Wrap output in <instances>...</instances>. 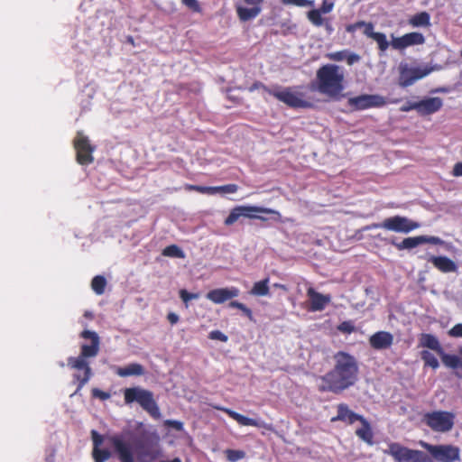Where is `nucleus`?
Masks as SVG:
<instances>
[{
    "label": "nucleus",
    "instance_id": "f257e3e1",
    "mask_svg": "<svg viewBox=\"0 0 462 462\" xmlns=\"http://www.w3.org/2000/svg\"><path fill=\"white\" fill-rule=\"evenodd\" d=\"M111 442L122 462H154L160 456L157 441L145 435L114 436Z\"/></svg>",
    "mask_w": 462,
    "mask_h": 462
},
{
    "label": "nucleus",
    "instance_id": "f03ea898",
    "mask_svg": "<svg viewBox=\"0 0 462 462\" xmlns=\"http://www.w3.org/2000/svg\"><path fill=\"white\" fill-rule=\"evenodd\" d=\"M335 361L334 369L319 377V389L322 392L339 393L357 380L358 366L355 357L339 352L335 356Z\"/></svg>",
    "mask_w": 462,
    "mask_h": 462
},
{
    "label": "nucleus",
    "instance_id": "7ed1b4c3",
    "mask_svg": "<svg viewBox=\"0 0 462 462\" xmlns=\"http://www.w3.org/2000/svg\"><path fill=\"white\" fill-rule=\"evenodd\" d=\"M344 70L335 64H327L317 71L318 90L330 97H336L344 89Z\"/></svg>",
    "mask_w": 462,
    "mask_h": 462
},
{
    "label": "nucleus",
    "instance_id": "20e7f679",
    "mask_svg": "<svg viewBox=\"0 0 462 462\" xmlns=\"http://www.w3.org/2000/svg\"><path fill=\"white\" fill-rule=\"evenodd\" d=\"M124 397L126 404L137 402L152 417L160 418L161 412L151 391L139 386L126 388L124 391Z\"/></svg>",
    "mask_w": 462,
    "mask_h": 462
},
{
    "label": "nucleus",
    "instance_id": "39448f33",
    "mask_svg": "<svg viewBox=\"0 0 462 462\" xmlns=\"http://www.w3.org/2000/svg\"><path fill=\"white\" fill-rule=\"evenodd\" d=\"M261 214H272L275 220L281 218L280 212L272 208L256 206H237L231 210L229 216L225 219V225L231 226L241 217L265 221L266 218Z\"/></svg>",
    "mask_w": 462,
    "mask_h": 462
},
{
    "label": "nucleus",
    "instance_id": "423d86ee",
    "mask_svg": "<svg viewBox=\"0 0 462 462\" xmlns=\"http://www.w3.org/2000/svg\"><path fill=\"white\" fill-rule=\"evenodd\" d=\"M262 88L264 92L273 95L279 101L283 102L291 107H307L310 106L309 102L301 98V95L292 91L290 88H282L280 86H273L272 88H267L260 83L254 84L250 90Z\"/></svg>",
    "mask_w": 462,
    "mask_h": 462
},
{
    "label": "nucleus",
    "instance_id": "0eeeda50",
    "mask_svg": "<svg viewBox=\"0 0 462 462\" xmlns=\"http://www.w3.org/2000/svg\"><path fill=\"white\" fill-rule=\"evenodd\" d=\"M383 453L393 457L396 462H434L425 452L411 449L397 442L390 443Z\"/></svg>",
    "mask_w": 462,
    "mask_h": 462
},
{
    "label": "nucleus",
    "instance_id": "6e6552de",
    "mask_svg": "<svg viewBox=\"0 0 462 462\" xmlns=\"http://www.w3.org/2000/svg\"><path fill=\"white\" fill-rule=\"evenodd\" d=\"M420 445L428 450L432 456V459L439 462H455L460 459V449L453 445H431L424 441H420Z\"/></svg>",
    "mask_w": 462,
    "mask_h": 462
},
{
    "label": "nucleus",
    "instance_id": "1a4fd4ad",
    "mask_svg": "<svg viewBox=\"0 0 462 462\" xmlns=\"http://www.w3.org/2000/svg\"><path fill=\"white\" fill-rule=\"evenodd\" d=\"M420 227L418 222L412 221L408 217L402 216H394L392 217L385 218L383 222L373 224L368 226V229L372 228H384L386 230L397 232V233H409L411 230Z\"/></svg>",
    "mask_w": 462,
    "mask_h": 462
},
{
    "label": "nucleus",
    "instance_id": "9d476101",
    "mask_svg": "<svg viewBox=\"0 0 462 462\" xmlns=\"http://www.w3.org/2000/svg\"><path fill=\"white\" fill-rule=\"evenodd\" d=\"M426 424L434 431L447 432L454 425V415L448 411H433L424 415Z\"/></svg>",
    "mask_w": 462,
    "mask_h": 462
},
{
    "label": "nucleus",
    "instance_id": "9b49d317",
    "mask_svg": "<svg viewBox=\"0 0 462 462\" xmlns=\"http://www.w3.org/2000/svg\"><path fill=\"white\" fill-rule=\"evenodd\" d=\"M434 69H439V67H410L407 64L400 65V85L402 87H408L412 85L417 80L426 77Z\"/></svg>",
    "mask_w": 462,
    "mask_h": 462
},
{
    "label": "nucleus",
    "instance_id": "f8f14e48",
    "mask_svg": "<svg viewBox=\"0 0 462 462\" xmlns=\"http://www.w3.org/2000/svg\"><path fill=\"white\" fill-rule=\"evenodd\" d=\"M74 147L77 152V161L80 164H89L94 158L92 152L94 147L89 143V140L81 132H78L74 139Z\"/></svg>",
    "mask_w": 462,
    "mask_h": 462
},
{
    "label": "nucleus",
    "instance_id": "ddd939ff",
    "mask_svg": "<svg viewBox=\"0 0 462 462\" xmlns=\"http://www.w3.org/2000/svg\"><path fill=\"white\" fill-rule=\"evenodd\" d=\"M68 365L73 369L84 370L85 373V375L82 378L79 374L74 375V378L79 381L78 389L73 393L77 394L79 390L89 381L90 377L92 376V371L88 363L86 361V358L81 356L78 357H69L68 359Z\"/></svg>",
    "mask_w": 462,
    "mask_h": 462
},
{
    "label": "nucleus",
    "instance_id": "4468645a",
    "mask_svg": "<svg viewBox=\"0 0 462 462\" xmlns=\"http://www.w3.org/2000/svg\"><path fill=\"white\" fill-rule=\"evenodd\" d=\"M351 106L362 110L373 106H382L385 104L384 98L379 95H361L349 98Z\"/></svg>",
    "mask_w": 462,
    "mask_h": 462
},
{
    "label": "nucleus",
    "instance_id": "2eb2a0df",
    "mask_svg": "<svg viewBox=\"0 0 462 462\" xmlns=\"http://www.w3.org/2000/svg\"><path fill=\"white\" fill-rule=\"evenodd\" d=\"M443 105L440 97H428L419 102L411 103V107L420 115H430L439 111Z\"/></svg>",
    "mask_w": 462,
    "mask_h": 462
},
{
    "label": "nucleus",
    "instance_id": "dca6fc26",
    "mask_svg": "<svg viewBox=\"0 0 462 462\" xmlns=\"http://www.w3.org/2000/svg\"><path fill=\"white\" fill-rule=\"evenodd\" d=\"M81 337L86 339H91L90 345H82L80 356L84 358L95 357L99 351V337L94 331L84 330Z\"/></svg>",
    "mask_w": 462,
    "mask_h": 462
},
{
    "label": "nucleus",
    "instance_id": "f3484780",
    "mask_svg": "<svg viewBox=\"0 0 462 462\" xmlns=\"http://www.w3.org/2000/svg\"><path fill=\"white\" fill-rule=\"evenodd\" d=\"M238 294L239 291L236 288H221L208 292L207 298L214 303L220 304L238 296Z\"/></svg>",
    "mask_w": 462,
    "mask_h": 462
},
{
    "label": "nucleus",
    "instance_id": "a211bd4d",
    "mask_svg": "<svg viewBox=\"0 0 462 462\" xmlns=\"http://www.w3.org/2000/svg\"><path fill=\"white\" fill-rule=\"evenodd\" d=\"M393 337L391 333L379 331L371 336L370 345L375 349H386L393 344Z\"/></svg>",
    "mask_w": 462,
    "mask_h": 462
},
{
    "label": "nucleus",
    "instance_id": "6ab92c4d",
    "mask_svg": "<svg viewBox=\"0 0 462 462\" xmlns=\"http://www.w3.org/2000/svg\"><path fill=\"white\" fill-rule=\"evenodd\" d=\"M307 294L310 300V309L314 311L322 310L330 301L329 295L319 293L313 288H309Z\"/></svg>",
    "mask_w": 462,
    "mask_h": 462
},
{
    "label": "nucleus",
    "instance_id": "aec40b11",
    "mask_svg": "<svg viewBox=\"0 0 462 462\" xmlns=\"http://www.w3.org/2000/svg\"><path fill=\"white\" fill-rule=\"evenodd\" d=\"M429 262L442 273H454L457 272V264L446 256H430Z\"/></svg>",
    "mask_w": 462,
    "mask_h": 462
},
{
    "label": "nucleus",
    "instance_id": "412c9836",
    "mask_svg": "<svg viewBox=\"0 0 462 462\" xmlns=\"http://www.w3.org/2000/svg\"><path fill=\"white\" fill-rule=\"evenodd\" d=\"M144 367L137 363H132L124 367L116 368V374L121 377L141 376L144 374Z\"/></svg>",
    "mask_w": 462,
    "mask_h": 462
},
{
    "label": "nucleus",
    "instance_id": "4be33fe9",
    "mask_svg": "<svg viewBox=\"0 0 462 462\" xmlns=\"http://www.w3.org/2000/svg\"><path fill=\"white\" fill-rule=\"evenodd\" d=\"M362 416L350 411L346 404H339L337 406V415L332 420H343L352 424L356 420H362Z\"/></svg>",
    "mask_w": 462,
    "mask_h": 462
},
{
    "label": "nucleus",
    "instance_id": "5701e85b",
    "mask_svg": "<svg viewBox=\"0 0 462 462\" xmlns=\"http://www.w3.org/2000/svg\"><path fill=\"white\" fill-rule=\"evenodd\" d=\"M221 411H225L226 414H228L232 419L236 420L240 425L243 426H259V422L254 419L247 418L236 411H234L230 409L226 408H220Z\"/></svg>",
    "mask_w": 462,
    "mask_h": 462
},
{
    "label": "nucleus",
    "instance_id": "b1692460",
    "mask_svg": "<svg viewBox=\"0 0 462 462\" xmlns=\"http://www.w3.org/2000/svg\"><path fill=\"white\" fill-rule=\"evenodd\" d=\"M420 343L423 346L428 347L431 350L438 352L439 354H442V348L439 345V340L436 337L430 334H423L421 336Z\"/></svg>",
    "mask_w": 462,
    "mask_h": 462
},
{
    "label": "nucleus",
    "instance_id": "393cba45",
    "mask_svg": "<svg viewBox=\"0 0 462 462\" xmlns=\"http://www.w3.org/2000/svg\"><path fill=\"white\" fill-rule=\"evenodd\" d=\"M260 12H261V7H259V6L253 5V7H251V8H246V7H242V6L237 7V14L242 21L251 20V19L256 17L260 14Z\"/></svg>",
    "mask_w": 462,
    "mask_h": 462
},
{
    "label": "nucleus",
    "instance_id": "a878e982",
    "mask_svg": "<svg viewBox=\"0 0 462 462\" xmlns=\"http://www.w3.org/2000/svg\"><path fill=\"white\" fill-rule=\"evenodd\" d=\"M393 244L399 249H411L421 244H423L422 236H415V237H407L402 240L401 243L393 242Z\"/></svg>",
    "mask_w": 462,
    "mask_h": 462
},
{
    "label": "nucleus",
    "instance_id": "bb28decb",
    "mask_svg": "<svg viewBox=\"0 0 462 462\" xmlns=\"http://www.w3.org/2000/svg\"><path fill=\"white\" fill-rule=\"evenodd\" d=\"M430 16L427 12L416 14L410 19V23L414 27H427L430 25Z\"/></svg>",
    "mask_w": 462,
    "mask_h": 462
},
{
    "label": "nucleus",
    "instance_id": "cd10ccee",
    "mask_svg": "<svg viewBox=\"0 0 462 462\" xmlns=\"http://www.w3.org/2000/svg\"><path fill=\"white\" fill-rule=\"evenodd\" d=\"M360 421L363 423V427L356 430V433L361 439L371 444L373 433H372L370 425L364 418H362V420H360Z\"/></svg>",
    "mask_w": 462,
    "mask_h": 462
},
{
    "label": "nucleus",
    "instance_id": "c85d7f7f",
    "mask_svg": "<svg viewBox=\"0 0 462 462\" xmlns=\"http://www.w3.org/2000/svg\"><path fill=\"white\" fill-rule=\"evenodd\" d=\"M268 279L257 282L254 284L251 293L256 296H266L269 294Z\"/></svg>",
    "mask_w": 462,
    "mask_h": 462
},
{
    "label": "nucleus",
    "instance_id": "c756f323",
    "mask_svg": "<svg viewBox=\"0 0 462 462\" xmlns=\"http://www.w3.org/2000/svg\"><path fill=\"white\" fill-rule=\"evenodd\" d=\"M162 254L164 256L172 258L183 259L186 257L185 253L176 245H171L165 247L162 251Z\"/></svg>",
    "mask_w": 462,
    "mask_h": 462
},
{
    "label": "nucleus",
    "instance_id": "7c9ffc66",
    "mask_svg": "<svg viewBox=\"0 0 462 462\" xmlns=\"http://www.w3.org/2000/svg\"><path fill=\"white\" fill-rule=\"evenodd\" d=\"M106 285V281L101 275L95 276L91 282V288L97 295L104 293Z\"/></svg>",
    "mask_w": 462,
    "mask_h": 462
},
{
    "label": "nucleus",
    "instance_id": "2f4dec72",
    "mask_svg": "<svg viewBox=\"0 0 462 462\" xmlns=\"http://www.w3.org/2000/svg\"><path fill=\"white\" fill-rule=\"evenodd\" d=\"M404 35H405V40L407 41L408 46L422 44L425 42V38H424L423 34L420 32H414L406 33Z\"/></svg>",
    "mask_w": 462,
    "mask_h": 462
},
{
    "label": "nucleus",
    "instance_id": "473e14b6",
    "mask_svg": "<svg viewBox=\"0 0 462 462\" xmlns=\"http://www.w3.org/2000/svg\"><path fill=\"white\" fill-rule=\"evenodd\" d=\"M421 359L424 361L425 365L436 369L439 367V361L436 356L428 350H423L421 352Z\"/></svg>",
    "mask_w": 462,
    "mask_h": 462
},
{
    "label": "nucleus",
    "instance_id": "72a5a7b5",
    "mask_svg": "<svg viewBox=\"0 0 462 462\" xmlns=\"http://www.w3.org/2000/svg\"><path fill=\"white\" fill-rule=\"evenodd\" d=\"M372 39L376 42L378 48L382 52H384L390 45L386 39V35L383 32H377Z\"/></svg>",
    "mask_w": 462,
    "mask_h": 462
},
{
    "label": "nucleus",
    "instance_id": "f704fd0d",
    "mask_svg": "<svg viewBox=\"0 0 462 462\" xmlns=\"http://www.w3.org/2000/svg\"><path fill=\"white\" fill-rule=\"evenodd\" d=\"M308 18L315 26H321L324 24L325 20L321 17L320 11L316 9L308 13Z\"/></svg>",
    "mask_w": 462,
    "mask_h": 462
},
{
    "label": "nucleus",
    "instance_id": "c9c22d12",
    "mask_svg": "<svg viewBox=\"0 0 462 462\" xmlns=\"http://www.w3.org/2000/svg\"><path fill=\"white\" fill-rule=\"evenodd\" d=\"M187 189L189 190H196L202 194L208 195H215L217 194V189L214 187H204V186H197V185H188Z\"/></svg>",
    "mask_w": 462,
    "mask_h": 462
},
{
    "label": "nucleus",
    "instance_id": "e433bc0d",
    "mask_svg": "<svg viewBox=\"0 0 462 462\" xmlns=\"http://www.w3.org/2000/svg\"><path fill=\"white\" fill-rule=\"evenodd\" d=\"M93 457L95 462H105L110 457V452L99 448H93Z\"/></svg>",
    "mask_w": 462,
    "mask_h": 462
},
{
    "label": "nucleus",
    "instance_id": "4c0bfd02",
    "mask_svg": "<svg viewBox=\"0 0 462 462\" xmlns=\"http://www.w3.org/2000/svg\"><path fill=\"white\" fill-rule=\"evenodd\" d=\"M283 5H296L300 7L313 6V0H281Z\"/></svg>",
    "mask_w": 462,
    "mask_h": 462
},
{
    "label": "nucleus",
    "instance_id": "58836bf2",
    "mask_svg": "<svg viewBox=\"0 0 462 462\" xmlns=\"http://www.w3.org/2000/svg\"><path fill=\"white\" fill-rule=\"evenodd\" d=\"M226 454L227 459L231 462H236L245 457V452L241 450L227 449L226 450Z\"/></svg>",
    "mask_w": 462,
    "mask_h": 462
},
{
    "label": "nucleus",
    "instance_id": "ea45409f",
    "mask_svg": "<svg viewBox=\"0 0 462 462\" xmlns=\"http://www.w3.org/2000/svg\"><path fill=\"white\" fill-rule=\"evenodd\" d=\"M214 189H217V193L227 194V193L236 192L238 187L236 184H227V185H224V186L214 187Z\"/></svg>",
    "mask_w": 462,
    "mask_h": 462
},
{
    "label": "nucleus",
    "instance_id": "a19ab883",
    "mask_svg": "<svg viewBox=\"0 0 462 462\" xmlns=\"http://www.w3.org/2000/svg\"><path fill=\"white\" fill-rule=\"evenodd\" d=\"M392 46L393 49L402 50L408 47L407 41L405 40V35L398 38H393L392 42Z\"/></svg>",
    "mask_w": 462,
    "mask_h": 462
},
{
    "label": "nucleus",
    "instance_id": "79ce46f5",
    "mask_svg": "<svg viewBox=\"0 0 462 462\" xmlns=\"http://www.w3.org/2000/svg\"><path fill=\"white\" fill-rule=\"evenodd\" d=\"M346 51H347L332 52V53L328 54V58L331 60L342 61V60H346Z\"/></svg>",
    "mask_w": 462,
    "mask_h": 462
},
{
    "label": "nucleus",
    "instance_id": "37998d69",
    "mask_svg": "<svg viewBox=\"0 0 462 462\" xmlns=\"http://www.w3.org/2000/svg\"><path fill=\"white\" fill-rule=\"evenodd\" d=\"M208 337L212 340L227 341V337L219 330H213L209 333Z\"/></svg>",
    "mask_w": 462,
    "mask_h": 462
},
{
    "label": "nucleus",
    "instance_id": "c03bdc74",
    "mask_svg": "<svg viewBox=\"0 0 462 462\" xmlns=\"http://www.w3.org/2000/svg\"><path fill=\"white\" fill-rule=\"evenodd\" d=\"M180 297L183 300V302L187 303L191 300L198 299L199 294L188 292L186 290H180Z\"/></svg>",
    "mask_w": 462,
    "mask_h": 462
},
{
    "label": "nucleus",
    "instance_id": "a18cd8bd",
    "mask_svg": "<svg viewBox=\"0 0 462 462\" xmlns=\"http://www.w3.org/2000/svg\"><path fill=\"white\" fill-rule=\"evenodd\" d=\"M338 330L343 332V333H348L350 334L351 332L354 331L355 329V327L353 325V323L351 321H344L342 322L339 326H338Z\"/></svg>",
    "mask_w": 462,
    "mask_h": 462
},
{
    "label": "nucleus",
    "instance_id": "49530a36",
    "mask_svg": "<svg viewBox=\"0 0 462 462\" xmlns=\"http://www.w3.org/2000/svg\"><path fill=\"white\" fill-rule=\"evenodd\" d=\"M422 239H423V244L424 243H430V244H433V245H444L445 244V242L438 236H422Z\"/></svg>",
    "mask_w": 462,
    "mask_h": 462
},
{
    "label": "nucleus",
    "instance_id": "de8ad7c7",
    "mask_svg": "<svg viewBox=\"0 0 462 462\" xmlns=\"http://www.w3.org/2000/svg\"><path fill=\"white\" fill-rule=\"evenodd\" d=\"M93 397L99 398L100 400H107L110 398V394L108 393L103 392L97 388L92 389Z\"/></svg>",
    "mask_w": 462,
    "mask_h": 462
},
{
    "label": "nucleus",
    "instance_id": "09e8293b",
    "mask_svg": "<svg viewBox=\"0 0 462 462\" xmlns=\"http://www.w3.org/2000/svg\"><path fill=\"white\" fill-rule=\"evenodd\" d=\"M91 435H92L94 448H99V446L103 442V437L101 435H99L96 430H92Z\"/></svg>",
    "mask_w": 462,
    "mask_h": 462
},
{
    "label": "nucleus",
    "instance_id": "8fccbe9b",
    "mask_svg": "<svg viewBox=\"0 0 462 462\" xmlns=\"http://www.w3.org/2000/svg\"><path fill=\"white\" fill-rule=\"evenodd\" d=\"M333 6H334L333 3L324 0L321 5V7L318 11H320V14H328L332 11Z\"/></svg>",
    "mask_w": 462,
    "mask_h": 462
},
{
    "label": "nucleus",
    "instance_id": "3c124183",
    "mask_svg": "<svg viewBox=\"0 0 462 462\" xmlns=\"http://www.w3.org/2000/svg\"><path fill=\"white\" fill-rule=\"evenodd\" d=\"M451 337H462V324L455 325L448 332Z\"/></svg>",
    "mask_w": 462,
    "mask_h": 462
},
{
    "label": "nucleus",
    "instance_id": "603ef678",
    "mask_svg": "<svg viewBox=\"0 0 462 462\" xmlns=\"http://www.w3.org/2000/svg\"><path fill=\"white\" fill-rule=\"evenodd\" d=\"M360 59L361 58L358 54L349 52L348 51H346V60L348 65H353L354 63L358 62Z\"/></svg>",
    "mask_w": 462,
    "mask_h": 462
},
{
    "label": "nucleus",
    "instance_id": "864d4df0",
    "mask_svg": "<svg viewBox=\"0 0 462 462\" xmlns=\"http://www.w3.org/2000/svg\"><path fill=\"white\" fill-rule=\"evenodd\" d=\"M376 33L377 32H374V25L371 23H365L364 34L372 39Z\"/></svg>",
    "mask_w": 462,
    "mask_h": 462
},
{
    "label": "nucleus",
    "instance_id": "5fc2aeb1",
    "mask_svg": "<svg viewBox=\"0 0 462 462\" xmlns=\"http://www.w3.org/2000/svg\"><path fill=\"white\" fill-rule=\"evenodd\" d=\"M229 307L239 309L247 315L251 314V310L248 308H246L243 303H240L238 301H231L229 303Z\"/></svg>",
    "mask_w": 462,
    "mask_h": 462
},
{
    "label": "nucleus",
    "instance_id": "6e6d98bb",
    "mask_svg": "<svg viewBox=\"0 0 462 462\" xmlns=\"http://www.w3.org/2000/svg\"><path fill=\"white\" fill-rule=\"evenodd\" d=\"M182 2L189 8L194 11H199V5L197 0H182Z\"/></svg>",
    "mask_w": 462,
    "mask_h": 462
},
{
    "label": "nucleus",
    "instance_id": "4d7b16f0",
    "mask_svg": "<svg viewBox=\"0 0 462 462\" xmlns=\"http://www.w3.org/2000/svg\"><path fill=\"white\" fill-rule=\"evenodd\" d=\"M452 172L454 176H462V162L456 163Z\"/></svg>",
    "mask_w": 462,
    "mask_h": 462
},
{
    "label": "nucleus",
    "instance_id": "13d9d810",
    "mask_svg": "<svg viewBox=\"0 0 462 462\" xmlns=\"http://www.w3.org/2000/svg\"><path fill=\"white\" fill-rule=\"evenodd\" d=\"M168 320L171 323V324H175L178 322L179 320V316L175 313H169L168 315Z\"/></svg>",
    "mask_w": 462,
    "mask_h": 462
},
{
    "label": "nucleus",
    "instance_id": "bf43d9fd",
    "mask_svg": "<svg viewBox=\"0 0 462 462\" xmlns=\"http://www.w3.org/2000/svg\"><path fill=\"white\" fill-rule=\"evenodd\" d=\"M263 0H245V4L249 5L258 6V5Z\"/></svg>",
    "mask_w": 462,
    "mask_h": 462
},
{
    "label": "nucleus",
    "instance_id": "052dcab7",
    "mask_svg": "<svg viewBox=\"0 0 462 462\" xmlns=\"http://www.w3.org/2000/svg\"><path fill=\"white\" fill-rule=\"evenodd\" d=\"M170 424L173 425L176 430H181L182 423L177 420L169 421Z\"/></svg>",
    "mask_w": 462,
    "mask_h": 462
},
{
    "label": "nucleus",
    "instance_id": "680f3d73",
    "mask_svg": "<svg viewBox=\"0 0 462 462\" xmlns=\"http://www.w3.org/2000/svg\"><path fill=\"white\" fill-rule=\"evenodd\" d=\"M356 29H357V25H355V23H354V24L348 25L347 28H346V31L349 32H353Z\"/></svg>",
    "mask_w": 462,
    "mask_h": 462
},
{
    "label": "nucleus",
    "instance_id": "e2e57ef3",
    "mask_svg": "<svg viewBox=\"0 0 462 462\" xmlns=\"http://www.w3.org/2000/svg\"><path fill=\"white\" fill-rule=\"evenodd\" d=\"M402 111H410V110H415V107H411V104L408 105V106H404L401 108Z\"/></svg>",
    "mask_w": 462,
    "mask_h": 462
},
{
    "label": "nucleus",
    "instance_id": "0e129e2a",
    "mask_svg": "<svg viewBox=\"0 0 462 462\" xmlns=\"http://www.w3.org/2000/svg\"><path fill=\"white\" fill-rule=\"evenodd\" d=\"M324 25H325V28L328 31V32L331 33L333 31L332 25L329 23H325Z\"/></svg>",
    "mask_w": 462,
    "mask_h": 462
},
{
    "label": "nucleus",
    "instance_id": "69168bd1",
    "mask_svg": "<svg viewBox=\"0 0 462 462\" xmlns=\"http://www.w3.org/2000/svg\"><path fill=\"white\" fill-rule=\"evenodd\" d=\"M355 25H357V29L358 28H361V27H364L365 25V22H357L355 23Z\"/></svg>",
    "mask_w": 462,
    "mask_h": 462
},
{
    "label": "nucleus",
    "instance_id": "338daca9",
    "mask_svg": "<svg viewBox=\"0 0 462 462\" xmlns=\"http://www.w3.org/2000/svg\"><path fill=\"white\" fill-rule=\"evenodd\" d=\"M161 462H181V460L178 457L172 459V460H170V461H161Z\"/></svg>",
    "mask_w": 462,
    "mask_h": 462
},
{
    "label": "nucleus",
    "instance_id": "774afa93",
    "mask_svg": "<svg viewBox=\"0 0 462 462\" xmlns=\"http://www.w3.org/2000/svg\"><path fill=\"white\" fill-rule=\"evenodd\" d=\"M438 91L444 92V91H445V89L440 88V89L434 90L433 92H438Z\"/></svg>",
    "mask_w": 462,
    "mask_h": 462
}]
</instances>
